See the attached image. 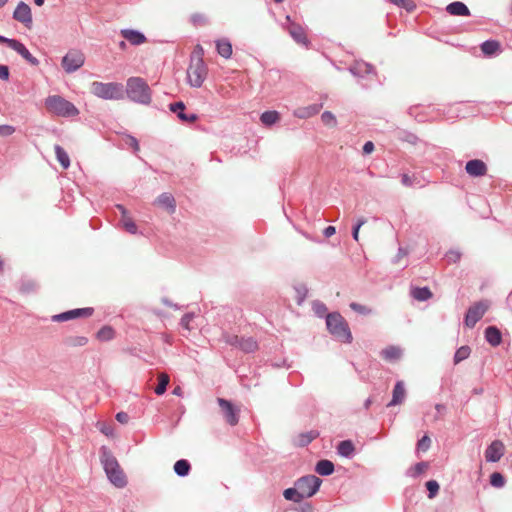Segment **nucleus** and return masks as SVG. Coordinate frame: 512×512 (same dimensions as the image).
Returning <instances> with one entry per match:
<instances>
[{"instance_id": "nucleus-32", "label": "nucleus", "mask_w": 512, "mask_h": 512, "mask_svg": "<svg viewBox=\"0 0 512 512\" xmlns=\"http://www.w3.org/2000/svg\"><path fill=\"white\" fill-rule=\"evenodd\" d=\"M239 348L246 353H251L258 349V343L252 337H242Z\"/></svg>"}, {"instance_id": "nucleus-51", "label": "nucleus", "mask_w": 512, "mask_h": 512, "mask_svg": "<svg viewBox=\"0 0 512 512\" xmlns=\"http://www.w3.org/2000/svg\"><path fill=\"white\" fill-rule=\"evenodd\" d=\"M242 337L237 335H226L225 342L231 346L238 347L240 346V341Z\"/></svg>"}, {"instance_id": "nucleus-12", "label": "nucleus", "mask_w": 512, "mask_h": 512, "mask_svg": "<svg viewBox=\"0 0 512 512\" xmlns=\"http://www.w3.org/2000/svg\"><path fill=\"white\" fill-rule=\"evenodd\" d=\"M217 402L221 407L226 422L231 426H235L239 421V417L238 411L235 409L233 404L223 398H218Z\"/></svg>"}, {"instance_id": "nucleus-4", "label": "nucleus", "mask_w": 512, "mask_h": 512, "mask_svg": "<svg viewBox=\"0 0 512 512\" xmlns=\"http://www.w3.org/2000/svg\"><path fill=\"white\" fill-rule=\"evenodd\" d=\"M90 92L104 100H122L125 96L124 86L118 82L94 81L90 85Z\"/></svg>"}, {"instance_id": "nucleus-5", "label": "nucleus", "mask_w": 512, "mask_h": 512, "mask_svg": "<svg viewBox=\"0 0 512 512\" xmlns=\"http://www.w3.org/2000/svg\"><path fill=\"white\" fill-rule=\"evenodd\" d=\"M46 109L59 117H74L79 114L78 108L59 95H50L45 99Z\"/></svg>"}, {"instance_id": "nucleus-53", "label": "nucleus", "mask_w": 512, "mask_h": 512, "mask_svg": "<svg viewBox=\"0 0 512 512\" xmlns=\"http://www.w3.org/2000/svg\"><path fill=\"white\" fill-rule=\"evenodd\" d=\"M447 261L450 263H456L461 258V253L457 250H450L446 254Z\"/></svg>"}, {"instance_id": "nucleus-42", "label": "nucleus", "mask_w": 512, "mask_h": 512, "mask_svg": "<svg viewBox=\"0 0 512 512\" xmlns=\"http://www.w3.org/2000/svg\"><path fill=\"white\" fill-rule=\"evenodd\" d=\"M121 223H122L124 229L128 233L136 234L138 232L137 225L135 224V222L132 220L131 217H129V216L122 217L121 218Z\"/></svg>"}, {"instance_id": "nucleus-55", "label": "nucleus", "mask_w": 512, "mask_h": 512, "mask_svg": "<svg viewBox=\"0 0 512 512\" xmlns=\"http://www.w3.org/2000/svg\"><path fill=\"white\" fill-rule=\"evenodd\" d=\"M10 73L9 68L6 65H0V79L7 81L9 79Z\"/></svg>"}, {"instance_id": "nucleus-29", "label": "nucleus", "mask_w": 512, "mask_h": 512, "mask_svg": "<svg viewBox=\"0 0 512 512\" xmlns=\"http://www.w3.org/2000/svg\"><path fill=\"white\" fill-rule=\"evenodd\" d=\"M381 355L386 360L394 361L401 357L402 350L396 346H389L381 351Z\"/></svg>"}, {"instance_id": "nucleus-37", "label": "nucleus", "mask_w": 512, "mask_h": 512, "mask_svg": "<svg viewBox=\"0 0 512 512\" xmlns=\"http://www.w3.org/2000/svg\"><path fill=\"white\" fill-rule=\"evenodd\" d=\"M261 122L266 126H271L279 120V113L277 111H265L261 114Z\"/></svg>"}, {"instance_id": "nucleus-8", "label": "nucleus", "mask_w": 512, "mask_h": 512, "mask_svg": "<svg viewBox=\"0 0 512 512\" xmlns=\"http://www.w3.org/2000/svg\"><path fill=\"white\" fill-rule=\"evenodd\" d=\"M85 63V56L80 50H69L62 58L61 65L68 74L74 73Z\"/></svg>"}, {"instance_id": "nucleus-28", "label": "nucleus", "mask_w": 512, "mask_h": 512, "mask_svg": "<svg viewBox=\"0 0 512 512\" xmlns=\"http://www.w3.org/2000/svg\"><path fill=\"white\" fill-rule=\"evenodd\" d=\"M481 51L486 56H492L500 51V43L496 40H486L480 45Z\"/></svg>"}, {"instance_id": "nucleus-47", "label": "nucleus", "mask_w": 512, "mask_h": 512, "mask_svg": "<svg viewBox=\"0 0 512 512\" xmlns=\"http://www.w3.org/2000/svg\"><path fill=\"white\" fill-rule=\"evenodd\" d=\"M312 307L316 315H318L319 317L327 315V307L324 303L320 301H314Z\"/></svg>"}, {"instance_id": "nucleus-34", "label": "nucleus", "mask_w": 512, "mask_h": 512, "mask_svg": "<svg viewBox=\"0 0 512 512\" xmlns=\"http://www.w3.org/2000/svg\"><path fill=\"white\" fill-rule=\"evenodd\" d=\"M429 467V464L427 462H418L416 463L414 466L410 467L407 472H406V475L408 477H412V478H417L418 476H420L425 470H427Z\"/></svg>"}, {"instance_id": "nucleus-2", "label": "nucleus", "mask_w": 512, "mask_h": 512, "mask_svg": "<svg viewBox=\"0 0 512 512\" xmlns=\"http://www.w3.org/2000/svg\"><path fill=\"white\" fill-rule=\"evenodd\" d=\"M127 97L138 104L149 105L152 101V91L147 82L141 77H130L124 89Z\"/></svg>"}, {"instance_id": "nucleus-49", "label": "nucleus", "mask_w": 512, "mask_h": 512, "mask_svg": "<svg viewBox=\"0 0 512 512\" xmlns=\"http://www.w3.org/2000/svg\"><path fill=\"white\" fill-rule=\"evenodd\" d=\"M124 141L127 146L131 147L134 150V152L139 151V142L134 136L126 135Z\"/></svg>"}, {"instance_id": "nucleus-40", "label": "nucleus", "mask_w": 512, "mask_h": 512, "mask_svg": "<svg viewBox=\"0 0 512 512\" xmlns=\"http://www.w3.org/2000/svg\"><path fill=\"white\" fill-rule=\"evenodd\" d=\"M158 380L159 381H158V385L155 388V393L157 395H162L166 392L170 379L167 374L162 373L159 375Z\"/></svg>"}, {"instance_id": "nucleus-11", "label": "nucleus", "mask_w": 512, "mask_h": 512, "mask_svg": "<svg viewBox=\"0 0 512 512\" xmlns=\"http://www.w3.org/2000/svg\"><path fill=\"white\" fill-rule=\"evenodd\" d=\"M94 309L87 307V308H77L73 310H69L57 315H54L52 317V320L55 322H62V321H68L80 317H89L93 314Z\"/></svg>"}, {"instance_id": "nucleus-31", "label": "nucleus", "mask_w": 512, "mask_h": 512, "mask_svg": "<svg viewBox=\"0 0 512 512\" xmlns=\"http://www.w3.org/2000/svg\"><path fill=\"white\" fill-rule=\"evenodd\" d=\"M190 469L191 465L186 459H180L174 464V472L180 477L187 476Z\"/></svg>"}, {"instance_id": "nucleus-30", "label": "nucleus", "mask_w": 512, "mask_h": 512, "mask_svg": "<svg viewBox=\"0 0 512 512\" xmlns=\"http://www.w3.org/2000/svg\"><path fill=\"white\" fill-rule=\"evenodd\" d=\"M411 295L418 301H426L432 297V292L428 287H416L412 289Z\"/></svg>"}, {"instance_id": "nucleus-15", "label": "nucleus", "mask_w": 512, "mask_h": 512, "mask_svg": "<svg viewBox=\"0 0 512 512\" xmlns=\"http://www.w3.org/2000/svg\"><path fill=\"white\" fill-rule=\"evenodd\" d=\"M504 454V445L501 441H493L485 450V459L487 462H498Z\"/></svg>"}, {"instance_id": "nucleus-52", "label": "nucleus", "mask_w": 512, "mask_h": 512, "mask_svg": "<svg viewBox=\"0 0 512 512\" xmlns=\"http://www.w3.org/2000/svg\"><path fill=\"white\" fill-rule=\"evenodd\" d=\"M193 318H194L193 313H186L181 318V321H180L181 326L183 328H185L186 330H190V322L192 321Z\"/></svg>"}, {"instance_id": "nucleus-64", "label": "nucleus", "mask_w": 512, "mask_h": 512, "mask_svg": "<svg viewBox=\"0 0 512 512\" xmlns=\"http://www.w3.org/2000/svg\"><path fill=\"white\" fill-rule=\"evenodd\" d=\"M435 409L437 410V412H438L439 414H442L443 412H445V411H446V407H445V405H443V404H436V405H435Z\"/></svg>"}, {"instance_id": "nucleus-9", "label": "nucleus", "mask_w": 512, "mask_h": 512, "mask_svg": "<svg viewBox=\"0 0 512 512\" xmlns=\"http://www.w3.org/2000/svg\"><path fill=\"white\" fill-rule=\"evenodd\" d=\"M286 22L283 27L288 31L293 40L302 46L308 47L310 41L307 38L305 29L300 24L293 22L289 15L286 16Z\"/></svg>"}, {"instance_id": "nucleus-17", "label": "nucleus", "mask_w": 512, "mask_h": 512, "mask_svg": "<svg viewBox=\"0 0 512 512\" xmlns=\"http://www.w3.org/2000/svg\"><path fill=\"white\" fill-rule=\"evenodd\" d=\"M349 72L355 77H364L365 75L374 74V67L364 61H355L350 67Z\"/></svg>"}, {"instance_id": "nucleus-6", "label": "nucleus", "mask_w": 512, "mask_h": 512, "mask_svg": "<svg viewBox=\"0 0 512 512\" xmlns=\"http://www.w3.org/2000/svg\"><path fill=\"white\" fill-rule=\"evenodd\" d=\"M207 76V67L202 58L192 60L187 69L188 83L195 88L202 86Z\"/></svg>"}, {"instance_id": "nucleus-22", "label": "nucleus", "mask_w": 512, "mask_h": 512, "mask_svg": "<svg viewBox=\"0 0 512 512\" xmlns=\"http://www.w3.org/2000/svg\"><path fill=\"white\" fill-rule=\"evenodd\" d=\"M485 339L493 347L500 345L502 341V334L495 326H488L485 329Z\"/></svg>"}, {"instance_id": "nucleus-50", "label": "nucleus", "mask_w": 512, "mask_h": 512, "mask_svg": "<svg viewBox=\"0 0 512 512\" xmlns=\"http://www.w3.org/2000/svg\"><path fill=\"white\" fill-rule=\"evenodd\" d=\"M431 440L428 436H423L417 443L418 450L426 451L429 449Z\"/></svg>"}, {"instance_id": "nucleus-56", "label": "nucleus", "mask_w": 512, "mask_h": 512, "mask_svg": "<svg viewBox=\"0 0 512 512\" xmlns=\"http://www.w3.org/2000/svg\"><path fill=\"white\" fill-rule=\"evenodd\" d=\"M116 420L121 424H127L129 421V415L126 412H118L116 414Z\"/></svg>"}, {"instance_id": "nucleus-39", "label": "nucleus", "mask_w": 512, "mask_h": 512, "mask_svg": "<svg viewBox=\"0 0 512 512\" xmlns=\"http://www.w3.org/2000/svg\"><path fill=\"white\" fill-rule=\"evenodd\" d=\"M471 349L469 346L464 345L458 348L454 354V363L458 364L470 356Z\"/></svg>"}, {"instance_id": "nucleus-45", "label": "nucleus", "mask_w": 512, "mask_h": 512, "mask_svg": "<svg viewBox=\"0 0 512 512\" xmlns=\"http://www.w3.org/2000/svg\"><path fill=\"white\" fill-rule=\"evenodd\" d=\"M392 4L406 9L408 12L415 9V4L412 0H389Z\"/></svg>"}, {"instance_id": "nucleus-36", "label": "nucleus", "mask_w": 512, "mask_h": 512, "mask_svg": "<svg viewBox=\"0 0 512 512\" xmlns=\"http://www.w3.org/2000/svg\"><path fill=\"white\" fill-rule=\"evenodd\" d=\"M397 138L398 140L407 142L411 145H416L419 142L417 135L407 130H399L397 132Z\"/></svg>"}, {"instance_id": "nucleus-46", "label": "nucleus", "mask_w": 512, "mask_h": 512, "mask_svg": "<svg viewBox=\"0 0 512 512\" xmlns=\"http://www.w3.org/2000/svg\"><path fill=\"white\" fill-rule=\"evenodd\" d=\"M321 120L325 125L331 126V127L335 126L337 123L334 114L330 111L323 112L321 115Z\"/></svg>"}, {"instance_id": "nucleus-35", "label": "nucleus", "mask_w": 512, "mask_h": 512, "mask_svg": "<svg viewBox=\"0 0 512 512\" xmlns=\"http://www.w3.org/2000/svg\"><path fill=\"white\" fill-rule=\"evenodd\" d=\"M54 150L58 162L64 169H67L70 166V159L67 152L60 145H55Z\"/></svg>"}, {"instance_id": "nucleus-57", "label": "nucleus", "mask_w": 512, "mask_h": 512, "mask_svg": "<svg viewBox=\"0 0 512 512\" xmlns=\"http://www.w3.org/2000/svg\"><path fill=\"white\" fill-rule=\"evenodd\" d=\"M374 143L372 141H367L364 145H363V153L364 154H370L374 151Z\"/></svg>"}, {"instance_id": "nucleus-59", "label": "nucleus", "mask_w": 512, "mask_h": 512, "mask_svg": "<svg viewBox=\"0 0 512 512\" xmlns=\"http://www.w3.org/2000/svg\"><path fill=\"white\" fill-rule=\"evenodd\" d=\"M16 40L17 39H11V38H7L5 36L0 35V42L5 43L9 48H12L13 43H15Z\"/></svg>"}, {"instance_id": "nucleus-18", "label": "nucleus", "mask_w": 512, "mask_h": 512, "mask_svg": "<svg viewBox=\"0 0 512 512\" xmlns=\"http://www.w3.org/2000/svg\"><path fill=\"white\" fill-rule=\"evenodd\" d=\"M15 52H17L23 59H25L30 65L32 66H38L39 60L34 57L30 51L26 48V46L20 42L19 40H16L15 43H13V46L11 48Z\"/></svg>"}, {"instance_id": "nucleus-1", "label": "nucleus", "mask_w": 512, "mask_h": 512, "mask_svg": "<svg viewBox=\"0 0 512 512\" xmlns=\"http://www.w3.org/2000/svg\"><path fill=\"white\" fill-rule=\"evenodd\" d=\"M101 464L108 480L117 488H124L127 485V478L121 469L117 459L111 451L103 446L100 454Z\"/></svg>"}, {"instance_id": "nucleus-24", "label": "nucleus", "mask_w": 512, "mask_h": 512, "mask_svg": "<svg viewBox=\"0 0 512 512\" xmlns=\"http://www.w3.org/2000/svg\"><path fill=\"white\" fill-rule=\"evenodd\" d=\"M322 105L312 104L307 107L298 108L294 115L298 118L305 119L318 114L321 110Z\"/></svg>"}, {"instance_id": "nucleus-62", "label": "nucleus", "mask_w": 512, "mask_h": 512, "mask_svg": "<svg viewBox=\"0 0 512 512\" xmlns=\"http://www.w3.org/2000/svg\"><path fill=\"white\" fill-rule=\"evenodd\" d=\"M116 208L120 211L122 217L128 216V211L126 210V208L123 205L117 204Z\"/></svg>"}, {"instance_id": "nucleus-25", "label": "nucleus", "mask_w": 512, "mask_h": 512, "mask_svg": "<svg viewBox=\"0 0 512 512\" xmlns=\"http://www.w3.org/2000/svg\"><path fill=\"white\" fill-rule=\"evenodd\" d=\"M216 49L217 53L225 59H229L232 55V44L226 38L216 41Z\"/></svg>"}, {"instance_id": "nucleus-33", "label": "nucleus", "mask_w": 512, "mask_h": 512, "mask_svg": "<svg viewBox=\"0 0 512 512\" xmlns=\"http://www.w3.org/2000/svg\"><path fill=\"white\" fill-rule=\"evenodd\" d=\"M319 436L317 431L311 430L298 435L297 444L301 447L307 446Z\"/></svg>"}, {"instance_id": "nucleus-63", "label": "nucleus", "mask_w": 512, "mask_h": 512, "mask_svg": "<svg viewBox=\"0 0 512 512\" xmlns=\"http://www.w3.org/2000/svg\"><path fill=\"white\" fill-rule=\"evenodd\" d=\"M162 302H163V304H164V305H166V306H169V307H173V308H175V309H178V306H177L176 304L172 303V302H171L169 299H167V298H163V299H162Z\"/></svg>"}, {"instance_id": "nucleus-38", "label": "nucleus", "mask_w": 512, "mask_h": 512, "mask_svg": "<svg viewBox=\"0 0 512 512\" xmlns=\"http://www.w3.org/2000/svg\"><path fill=\"white\" fill-rule=\"evenodd\" d=\"M283 496L286 500L292 501L294 503H300L303 499L300 495V491L298 490V487L293 488H287L283 492Z\"/></svg>"}, {"instance_id": "nucleus-44", "label": "nucleus", "mask_w": 512, "mask_h": 512, "mask_svg": "<svg viewBox=\"0 0 512 512\" xmlns=\"http://www.w3.org/2000/svg\"><path fill=\"white\" fill-rule=\"evenodd\" d=\"M426 488L428 490V497L432 499L438 494L440 486L437 481L429 480L426 482Z\"/></svg>"}, {"instance_id": "nucleus-14", "label": "nucleus", "mask_w": 512, "mask_h": 512, "mask_svg": "<svg viewBox=\"0 0 512 512\" xmlns=\"http://www.w3.org/2000/svg\"><path fill=\"white\" fill-rule=\"evenodd\" d=\"M465 171L470 177H482L487 174L486 163L480 159L469 160L465 165Z\"/></svg>"}, {"instance_id": "nucleus-27", "label": "nucleus", "mask_w": 512, "mask_h": 512, "mask_svg": "<svg viewBox=\"0 0 512 512\" xmlns=\"http://www.w3.org/2000/svg\"><path fill=\"white\" fill-rule=\"evenodd\" d=\"M315 471L321 476H329L334 472V464L330 460H320L315 466Z\"/></svg>"}, {"instance_id": "nucleus-13", "label": "nucleus", "mask_w": 512, "mask_h": 512, "mask_svg": "<svg viewBox=\"0 0 512 512\" xmlns=\"http://www.w3.org/2000/svg\"><path fill=\"white\" fill-rule=\"evenodd\" d=\"M13 18L29 28L32 25L30 6L23 1L19 2L13 12Z\"/></svg>"}, {"instance_id": "nucleus-58", "label": "nucleus", "mask_w": 512, "mask_h": 512, "mask_svg": "<svg viewBox=\"0 0 512 512\" xmlns=\"http://www.w3.org/2000/svg\"><path fill=\"white\" fill-rule=\"evenodd\" d=\"M336 232V229L334 226H327L324 230H323V235L326 237V238H329L331 236H333Z\"/></svg>"}, {"instance_id": "nucleus-48", "label": "nucleus", "mask_w": 512, "mask_h": 512, "mask_svg": "<svg viewBox=\"0 0 512 512\" xmlns=\"http://www.w3.org/2000/svg\"><path fill=\"white\" fill-rule=\"evenodd\" d=\"M350 308L359 313V314H363V315H367V314H370L371 313V309L367 308L366 306L364 305H361L359 303H356V302H352L350 303Z\"/></svg>"}, {"instance_id": "nucleus-21", "label": "nucleus", "mask_w": 512, "mask_h": 512, "mask_svg": "<svg viewBox=\"0 0 512 512\" xmlns=\"http://www.w3.org/2000/svg\"><path fill=\"white\" fill-rule=\"evenodd\" d=\"M446 11L450 15L454 16H470L469 8L466 6V4L460 1H455L448 4L446 7Z\"/></svg>"}, {"instance_id": "nucleus-3", "label": "nucleus", "mask_w": 512, "mask_h": 512, "mask_svg": "<svg viewBox=\"0 0 512 512\" xmlns=\"http://www.w3.org/2000/svg\"><path fill=\"white\" fill-rule=\"evenodd\" d=\"M326 326L332 336L343 343H351L352 333L346 320L338 312L328 313L326 315Z\"/></svg>"}, {"instance_id": "nucleus-61", "label": "nucleus", "mask_w": 512, "mask_h": 512, "mask_svg": "<svg viewBox=\"0 0 512 512\" xmlns=\"http://www.w3.org/2000/svg\"><path fill=\"white\" fill-rule=\"evenodd\" d=\"M359 231H360V228L354 225L352 228V237L355 241L359 240Z\"/></svg>"}, {"instance_id": "nucleus-54", "label": "nucleus", "mask_w": 512, "mask_h": 512, "mask_svg": "<svg viewBox=\"0 0 512 512\" xmlns=\"http://www.w3.org/2000/svg\"><path fill=\"white\" fill-rule=\"evenodd\" d=\"M15 128L10 125H0V135L1 136H10L14 133Z\"/></svg>"}, {"instance_id": "nucleus-10", "label": "nucleus", "mask_w": 512, "mask_h": 512, "mask_svg": "<svg viewBox=\"0 0 512 512\" xmlns=\"http://www.w3.org/2000/svg\"><path fill=\"white\" fill-rule=\"evenodd\" d=\"M487 309L488 305L483 301L477 302L470 306L465 314V325L469 328H473L476 323L483 317Z\"/></svg>"}, {"instance_id": "nucleus-16", "label": "nucleus", "mask_w": 512, "mask_h": 512, "mask_svg": "<svg viewBox=\"0 0 512 512\" xmlns=\"http://www.w3.org/2000/svg\"><path fill=\"white\" fill-rule=\"evenodd\" d=\"M169 109L177 114V117L187 123L195 122L198 119V116L195 113H186L185 112V104L182 101L171 103L169 105Z\"/></svg>"}, {"instance_id": "nucleus-19", "label": "nucleus", "mask_w": 512, "mask_h": 512, "mask_svg": "<svg viewBox=\"0 0 512 512\" xmlns=\"http://www.w3.org/2000/svg\"><path fill=\"white\" fill-rule=\"evenodd\" d=\"M406 397V390L403 381H397L392 392V399L387 404L388 407L401 404Z\"/></svg>"}, {"instance_id": "nucleus-23", "label": "nucleus", "mask_w": 512, "mask_h": 512, "mask_svg": "<svg viewBox=\"0 0 512 512\" xmlns=\"http://www.w3.org/2000/svg\"><path fill=\"white\" fill-rule=\"evenodd\" d=\"M337 453L347 459L353 458L355 446L351 440H343L337 446Z\"/></svg>"}, {"instance_id": "nucleus-60", "label": "nucleus", "mask_w": 512, "mask_h": 512, "mask_svg": "<svg viewBox=\"0 0 512 512\" xmlns=\"http://www.w3.org/2000/svg\"><path fill=\"white\" fill-rule=\"evenodd\" d=\"M401 181H402V184L405 185V186L412 185V181H411L410 177L407 174H403L402 175Z\"/></svg>"}, {"instance_id": "nucleus-41", "label": "nucleus", "mask_w": 512, "mask_h": 512, "mask_svg": "<svg viewBox=\"0 0 512 512\" xmlns=\"http://www.w3.org/2000/svg\"><path fill=\"white\" fill-rule=\"evenodd\" d=\"M114 329L110 326H104L97 332V338L100 341H109L114 337Z\"/></svg>"}, {"instance_id": "nucleus-26", "label": "nucleus", "mask_w": 512, "mask_h": 512, "mask_svg": "<svg viewBox=\"0 0 512 512\" xmlns=\"http://www.w3.org/2000/svg\"><path fill=\"white\" fill-rule=\"evenodd\" d=\"M156 203L173 213L176 209L175 199L170 193H162L156 199Z\"/></svg>"}, {"instance_id": "nucleus-7", "label": "nucleus", "mask_w": 512, "mask_h": 512, "mask_svg": "<svg viewBox=\"0 0 512 512\" xmlns=\"http://www.w3.org/2000/svg\"><path fill=\"white\" fill-rule=\"evenodd\" d=\"M322 480L315 475L302 476L296 480L295 486L298 487L302 499L310 498L317 493Z\"/></svg>"}, {"instance_id": "nucleus-20", "label": "nucleus", "mask_w": 512, "mask_h": 512, "mask_svg": "<svg viewBox=\"0 0 512 512\" xmlns=\"http://www.w3.org/2000/svg\"><path fill=\"white\" fill-rule=\"evenodd\" d=\"M121 35L132 45H140L146 41L145 35L137 30L123 29L121 30Z\"/></svg>"}, {"instance_id": "nucleus-43", "label": "nucleus", "mask_w": 512, "mask_h": 512, "mask_svg": "<svg viewBox=\"0 0 512 512\" xmlns=\"http://www.w3.org/2000/svg\"><path fill=\"white\" fill-rule=\"evenodd\" d=\"M490 483L493 487L501 488L505 485V478L499 472H494L490 476Z\"/></svg>"}]
</instances>
